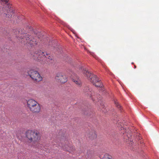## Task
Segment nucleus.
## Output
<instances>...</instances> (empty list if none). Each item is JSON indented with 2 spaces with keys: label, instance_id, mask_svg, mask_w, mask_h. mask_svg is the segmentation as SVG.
<instances>
[{
  "label": "nucleus",
  "instance_id": "obj_15",
  "mask_svg": "<svg viewBox=\"0 0 159 159\" xmlns=\"http://www.w3.org/2000/svg\"><path fill=\"white\" fill-rule=\"evenodd\" d=\"M102 159H112V157L110 155L106 154L104 155Z\"/></svg>",
  "mask_w": 159,
  "mask_h": 159
},
{
  "label": "nucleus",
  "instance_id": "obj_9",
  "mask_svg": "<svg viewBox=\"0 0 159 159\" xmlns=\"http://www.w3.org/2000/svg\"><path fill=\"white\" fill-rule=\"evenodd\" d=\"M81 70H82L83 74L89 80L90 78L92 77V75L93 74L90 72V71H89L88 70L86 69L81 68Z\"/></svg>",
  "mask_w": 159,
  "mask_h": 159
},
{
  "label": "nucleus",
  "instance_id": "obj_10",
  "mask_svg": "<svg viewBox=\"0 0 159 159\" xmlns=\"http://www.w3.org/2000/svg\"><path fill=\"white\" fill-rule=\"evenodd\" d=\"M126 131V129L125 130H122V131H121V133H122L124 134V140L125 141H126V142H127V140L131 141V134L130 133V132H129V133H127L124 134V133H125Z\"/></svg>",
  "mask_w": 159,
  "mask_h": 159
},
{
  "label": "nucleus",
  "instance_id": "obj_2",
  "mask_svg": "<svg viewBox=\"0 0 159 159\" xmlns=\"http://www.w3.org/2000/svg\"><path fill=\"white\" fill-rule=\"evenodd\" d=\"M32 55L34 57V58L37 61L46 60L47 61V63L48 64L53 62L52 57L48 56V54L47 53L45 54L41 50L36 51Z\"/></svg>",
  "mask_w": 159,
  "mask_h": 159
},
{
  "label": "nucleus",
  "instance_id": "obj_16",
  "mask_svg": "<svg viewBox=\"0 0 159 159\" xmlns=\"http://www.w3.org/2000/svg\"><path fill=\"white\" fill-rule=\"evenodd\" d=\"M2 2H5V4L6 5L8 6V7L9 8V6H10V4L8 2V1L7 0H1Z\"/></svg>",
  "mask_w": 159,
  "mask_h": 159
},
{
  "label": "nucleus",
  "instance_id": "obj_22",
  "mask_svg": "<svg viewBox=\"0 0 159 159\" xmlns=\"http://www.w3.org/2000/svg\"><path fill=\"white\" fill-rule=\"evenodd\" d=\"M139 140L140 139V138L139 137Z\"/></svg>",
  "mask_w": 159,
  "mask_h": 159
},
{
  "label": "nucleus",
  "instance_id": "obj_21",
  "mask_svg": "<svg viewBox=\"0 0 159 159\" xmlns=\"http://www.w3.org/2000/svg\"><path fill=\"white\" fill-rule=\"evenodd\" d=\"M142 143V141H140H140L139 140V141H138V143Z\"/></svg>",
  "mask_w": 159,
  "mask_h": 159
},
{
  "label": "nucleus",
  "instance_id": "obj_19",
  "mask_svg": "<svg viewBox=\"0 0 159 159\" xmlns=\"http://www.w3.org/2000/svg\"><path fill=\"white\" fill-rule=\"evenodd\" d=\"M9 11H10V12H11V13H12L11 15V16H10V17H12V16H13V13H14V12H13V10H12V9H10V10H9Z\"/></svg>",
  "mask_w": 159,
  "mask_h": 159
},
{
  "label": "nucleus",
  "instance_id": "obj_20",
  "mask_svg": "<svg viewBox=\"0 0 159 159\" xmlns=\"http://www.w3.org/2000/svg\"><path fill=\"white\" fill-rule=\"evenodd\" d=\"M6 17H9L10 15H9V14H7L6 15Z\"/></svg>",
  "mask_w": 159,
  "mask_h": 159
},
{
  "label": "nucleus",
  "instance_id": "obj_5",
  "mask_svg": "<svg viewBox=\"0 0 159 159\" xmlns=\"http://www.w3.org/2000/svg\"><path fill=\"white\" fill-rule=\"evenodd\" d=\"M83 93L84 95L87 97L91 98L93 101L96 102V100L94 93L92 89H90L88 86H86L84 87Z\"/></svg>",
  "mask_w": 159,
  "mask_h": 159
},
{
  "label": "nucleus",
  "instance_id": "obj_7",
  "mask_svg": "<svg viewBox=\"0 0 159 159\" xmlns=\"http://www.w3.org/2000/svg\"><path fill=\"white\" fill-rule=\"evenodd\" d=\"M55 79L57 81L64 83L67 81V78L64 74L61 72H58L56 74Z\"/></svg>",
  "mask_w": 159,
  "mask_h": 159
},
{
  "label": "nucleus",
  "instance_id": "obj_6",
  "mask_svg": "<svg viewBox=\"0 0 159 159\" xmlns=\"http://www.w3.org/2000/svg\"><path fill=\"white\" fill-rule=\"evenodd\" d=\"M89 80L93 85L96 87L102 88L103 86L101 80L96 75L94 74L92 75V77L90 78Z\"/></svg>",
  "mask_w": 159,
  "mask_h": 159
},
{
  "label": "nucleus",
  "instance_id": "obj_4",
  "mask_svg": "<svg viewBox=\"0 0 159 159\" xmlns=\"http://www.w3.org/2000/svg\"><path fill=\"white\" fill-rule=\"evenodd\" d=\"M28 74L35 82H39L42 80V77L37 71L31 69L28 71Z\"/></svg>",
  "mask_w": 159,
  "mask_h": 159
},
{
  "label": "nucleus",
  "instance_id": "obj_13",
  "mask_svg": "<svg viewBox=\"0 0 159 159\" xmlns=\"http://www.w3.org/2000/svg\"><path fill=\"white\" fill-rule=\"evenodd\" d=\"M88 137L91 139H93L96 138L97 137V134L94 131L90 132L87 135Z\"/></svg>",
  "mask_w": 159,
  "mask_h": 159
},
{
  "label": "nucleus",
  "instance_id": "obj_3",
  "mask_svg": "<svg viewBox=\"0 0 159 159\" xmlns=\"http://www.w3.org/2000/svg\"><path fill=\"white\" fill-rule=\"evenodd\" d=\"M26 137L28 139L33 143H37L35 147L39 148V142L41 138V135L38 132L28 130L26 132Z\"/></svg>",
  "mask_w": 159,
  "mask_h": 159
},
{
  "label": "nucleus",
  "instance_id": "obj_1",
  "mask_svg": "<svg viewBox=\"0 0 159 159\" xmlns=\"http://www.w3.org/2000/svg\"><path fill=\"white\" fill-rule=\"evenodd\" d=\"M15 34L17 38L21 39V42L25 45L31 47L35 46L37 44L35 39L22 31L15 30Z\"/></svg>",
  "mask_w": 159,
  "mask_h": 159
},
{
  "label": "nucleus",
  "instance_id": "obj_18",
  "mask_svg": "<svg viewBox=\"0 0 159 159\" xmlns=\"http://www.w3.org/2000/svg\"><path fill=\"white\" fill-rule=\"evenodd\" d=\"M114 103L116 106L118 107V108H121V106L118 104V103L117 101H115Z\"/></svg>",
  "mask_w": 159,
  "mask_h": 159
},
{
  "label": "nucleus",
  "instance_id": "obj_17",
  "mask_svg": "<svg viewBox=\"0 0 159 159\" xmlns=\"http://www.w3.org/2000/svg\"><path fill=\"white\" fill-rule=\"evenodd\" d=\"M68 146L67 145H62V148L64 150L67 151H68L69 150L68 148Z\"/></svg>",
  "mask_w": 159,
  "mask_h": 159
},
{
  "label": "nucleus",
  "instance_id": "obj_12",
  "mask_svg": "<svg viewBox=\"0 0 159 159\" xmlns=\"http://www.w3.org/2000/svg\"><path fill=\"white\" fill-rule=\"evenodd\" d=\"M73 81L78 86L80 87L82 85V83L79 78L76 76L72 78Z\"/></svg>",
  "mask_w": 159,
  "mask_h": 159
},
{
  "label": "nucleus",
  "instance_id": "obj_8",
  "mask_svg": "<svg viewBox=\"0 0 159 159\" xmlns=\"http://www.w3.org/2000/svg\"><path fill=\"white\" fill-rule=\"evenodd\" d=\"M27 106L29 108L30 110L32 108L36 106L39 104L38 102L34 100L30 99L27 102Z\"/></svg>",
  "mask_w": 159,
  "mask_h": 159
},
{
  "label": "nucleus",
  "instance_id": "obj_11",
  "mask_svg": "<svg viewBox=\"0 0 159 159\" xmlns=\"http://www.w3.org/2000/svg\"><path fill=\"white\" fill-rule=\"evenodd\" d=\"M41 106L39 103L36 106L30 110V111L34 113H38L40 112L41 111Z\"/></svg>",
  "mask_w": 159,
  "mask_h": 159
},
{
  "label": "nucleus",
  "instance_id": "obj_23",
  "mask_svg": "<svg viewBox=\"0 0 159 159\" xmlns=\"http://www.w3.org/2000/svg\"><path fill=\"white\" fill-rule=\"evenodd\" d=\"M135 66V67L136 68V66Z\"/></svg>",
  "mask_w": 159,
  "mask_h": 159
},
{
  "label": "nucleus",
  "instance_id": "obj_14",
  "mask_svg": "<svg viewBox=\"0 0 159 159\" xmlns=\"http://www.w3.org/2000/svg\"><path fill=\"white\" fill-rule=\"evenodd\" d=\"M118 123L117 126L119 128V129H120L121 131H122V130H125L126 129L124 127H123L122 126V123L120 122L119 123H118V122H117Z\"/></svg>",
  "mask_w": 159,
  "mask_h": 159
}]
</instances>
